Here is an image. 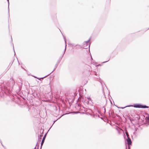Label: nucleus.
Masks as SVG:
<instances>
[{
  "instance_id": "1",
  "label": "nucleus",
  "mask_w": 149,
  "mask_h": 149,
  "mask_svg": "<svg viewBox=\"0 0 149 149\" xmlns=\"http://www.w3.org/2000/svg\"><path fill=\"white\" fill-rule=\"evenodd\" d=\"M15 84V82L13 78H11L5 85L4 84V89L10 92L12 91L13 87Z\"/></svg>"
},
{
  "instance_id": "2",
  "label": "nucleus",
  "mask_w": 149,
  "mask_h": 149,
  "mask_svg": "<svg viewBox=\"0 0 149 149\" xmlns=\"http://www.w3.org/2000/svg\"><path fill=\"white\" fill-rule=\"evenodd\" d=\"M64 41H65V49L64 50V53L61 56H60L59 58V59H58V61H57L56 64L55 65V68H54V70L51 72V73H52L56 69V68L58 66V64L60 62V61H61V60L62 59L63 57V55H64V53L65 52L67 44H66V39H65V37H64Z\"/></svg>"
},
{
  "instance_id": "3",
  "label": "nucleus",
  "mask_w": 149,
  "mask_h": 149,
  "mask_svg": "<svg viewBox=\"0 0 149 149\" xmlns=\"http://www.w3.org/2000/svg\"><path fill=\"white\" fill-rule=\"evenodd\" d=\"M112 122L115 124L112 123H111V122H109H109H107V124H109L112 126H115V127H114V128H115L117 131L118 134H121L122 132H123V130L121 129H120L119 127H118L117 126L115 125V124H116V123H115V122Z\"/></svg>"
},
{
  "instance_id": "4",
  "label": "nucleus",
  "mask_w": 149,
  "mask_h": 149,
  "mask_svg": "<svg viewBox=\"0 0 149 149\" xmlns=\"http://www.w3.org/2000/svg\"><path fill=\"white\" fill-rule=\"evenodd\" d=\"M133 107L138 108H148L149 106L140 103H136L133 104Z\"/></svg>"
},
{
  "instance_id": "5",
  "label": "nucleus",
  "mask_w": 149,
  "mask_h": 149,
  "mask_svg": "<svg viewBox=\"0 0 149 149\" xmlns=\"http://www.w3.org/2000/svg\"><path fill=\"white\" fill-rule=\"evenodd\" d=\"M64 109H61L59 106H55L54 107V110L56 111H57L58 110V111L59 112H64V110H63ZM68 113H63V115H65L66 114H67Z\"/></svg>"
},
{
  "instance_id": "6",
  "label": "nucleus",
  "mask_w": 149,
  "mask_h": 149,
  "mask_svg": "<svg viewBox=\"0 0 149 149\" xmlns=\"http://www.w3.org/2000/svg\"><path fill=\"white\" fill-rule=\"evenodd\" d=\"M126 141L127 142V143L128 145V149H130V146L131 145L132 143L131 139L130 138H128L126 139Z\"/></svg>"
},
{
  "instance_id": "7",
  "label": "nucleus",
  "mask_w": 149,
  "mask_h": 149,
  "mask_svg": "<svg viewBox=\"0 0 149 149\" xmlns=\"http://www.w3.org/2000/svg\"><path fill=\"white\" fill-rule=\"evenodd\" d=\"M88 98H86L84 100V99H83L82 100V102L83 103H84L85 105L86 104H88L89 102V100L88 99Z\"/></svg>"
},
{
  "instance_id": "8",
  "label": "nucleus",
  "mask_w": 149,
  "mask_h": 149,
  "mask_svg": "<svg viewBox=\"0 0 149 149\" xmlns=\"http://www.w3.org/2000/svg\"><path fill=\"white\" fill-rule=\"evenodd\" d=\"M46 134H46L42 138V141L41 143V147L42 146V145H43V144L44 142V141H45V138H46Z\"/></svg>"
},
{
  "instance_id": "9",
  "label": "nucleus",
  "mask_w": 149,
  "mask_h": 149,
  "mask_svg": "<svg viewBox=\"0 0 149 149\" xmlns=\"http://www.w3.org/2000/svg\"><path fill=\"white\" fill-rule=\"evenodd\" d=\"M90 43L89 44H86H86L85 45H83V48L85 49H87L88 47L89 48L90 47Z\"/></svg>"
},
{
  "instance_id": "10",
  "label": "nucleus",
  "mask_w": 149,
  "mask_h": 149,
  "mask_svg": "<svg viewBox=\"0 0 149 149\" xmlns=\"http://www.w3.org/2000/svg\"><path fill=\"white\" fill-rule=\"evenodd\" d=\"M91 40V38H90L87 41H85L83 43V45H85L86 44H86H89L90 43H89V42Z\"/></svg>"
},
{
  "instance_id": "11",
  "label": "nucleus",
  "mask_w": 149,
  "mask_h": 149,
  "mask_svg": "<svg viewBox=\"0 0 149 149\" xmlns=\"http://www.w3.org/2000/svg\"><path fill=\"white\" fill-rule=\"evenodd\" d=\"M143 123V124H144V125L147 126L148 125H149V122H146V123H144V122H141Z\"/></svg>"
},
{
  "instance_id": "12",
  "label": "nucleus",
  "mask_w": 149,
  "mask_h": 149,
  "mask_svg": "<svg viewBox=\"0 0 149 149\" xmlns=\"http://www.w3.org/2000/svg\"><path fill=\"white\" fill-rule=\"evenodd\" d=\"M23 102V100H22L20 99H18L17 100V102L19 104H21Z\"/></svg>"
},
{
  "instance_id": "13",
  "label": "nucleus",
  "mask_w": 149,
  "mask_h": 149,
  "mask_svg": "<svg viewBox=\"0 0 149 149\" xmlns=\"http://www.w3.org/2000/svg\"><path fill=\"white\" fill-rule=\"evenodd\" d=\"M51 73V72L50 73H49V74H48L47 75H46V76H45V77H41V78H38V79L39 80L41 81H42V80L44 78H45V77H46L47 76H48V75H49Z\"/></svg>"
},
{
  "instance_id": "14",
  "label": "nucleus",
  "mask_w": 149,
  "mask_h": 149,
  "mask_svg": "<svg viewBox=\"0 0 149 149\" xmlns=\"http://www.w3.org/2000/svg\"><path fill=\"white\" fill-rule=\"evenodd\" d=\"M7 1L8 3V16L9 17V0H7Z\"/></svg>"
},
{
  "instance_id": "15",
  "label": "nucleus",
  "mask_w": 149,
  "mask_h": 149,
  "mask_svg": "<svg viewBox=\"0 0 149 149\" xmlns=\"http://www.w3.org/2000/svg\"><path fill=\"white\" fill-rule=\"evenodd\" d=\"M43 131L44 130L43 129H42V128H41V129L40 130V133H42V134Z\"/></svg>"
},
{
  "instance_id": "16",
  "label": "nucleus",
  "mask_w": 149,
  "mask_h": 149,
  "mask_svg": "<svg viewBox=\"0 0 149 149\" xmlns=\"http://www.w3.org/2000/svg\"><path fill=\"white\" fill-rule=\"evenodd\" d=\"M125 134H126L127 138H129L130 137L128 133L127 132H125Z\"/></svg>"
},
{
  "instance_id": "17",
  "label": "nucleus",
  "mask_w": 149,
  "mask_h": 149,
  "mask_svg": "<svg viewBox=\"0 0 149 149\" xmlns=\"http://www.w3.org/2000/svg\"><path fill=\"white\" fill-rule=\"evenodd\" d=\"M133 107V105H127L125 107V108L127 107Z\"/></svg>"
},
{
  "instance_id": "18",
  "label": "nucleus",
  "mask_w": 149,
  "mask_h": 149,
  "mask_svg": "<svg viewBox=\"0 0 149 149\" xmlns=\"http://www.w3.org/2000/svg\"><path fill=\"white\" fill-rule=\"evenodd\" d=\"M116 106V107H117L118 108L120 109H124V108H125V107H118L117 106Z\"/></svg>"
},
{
  "instance_id": "19",
  "label": "nucleus",
  "mask_w": 149,
  "mask_h": 149,
  "mask_svg": "<svg viewBox=\"0 0 149 149\" xmlns=\"http://www.w3.org/2000/svg\"><path fill=\"white\" fill-rule=\"evenodd\" d=\"M90 115L91 116H93V117H95V115L94 114H90Z\"/></svg>"
},
{
  "instance_id": "20",
  "label": "nucleus",
  "mask_w": 149,
  "mask_h": 149,
  "mask_svg": "<svg viewBox=\"0 0 149 149\" xmlns=\"http://www.w3.org/2000/svg\"><path fill=\"white\" fill-rule=\"evenodd\" d=\"M110 59H109L108 61H104V62H103L102 63H105L106 62H107Z\"/></svg>"
},
{
  "instance_id": "21",
  "label": "nucleus",
  "mask_w": 149,
  "mask_h": 149,
  "mask_svg": "<svg viewBox=\"0 0 149 149\" xmlns=\"http://www.w3.org/2000/svg\"><path fill=\"white\" fill-rule=\"evenodd\" d=\"M104 106H104L103 107V108H104V113H105L106 112V109L104 107Z\"/></svg>"
},
{
  "instance_id": "22",
  "label": "nucleus",
  "mask_w": 149,
  "mask_h": 149,
  "mask_svg": "<svg viewBox=\"0 0 149 149\" xmlns=\"http://www.w3.org/2000/svg\"><path fill=\"white\" fill-rule=\"evenodd\" d=\"M89 101H90L91 102H92V100L90 98V97H89Z\"/></svg>"
},
{
  "instance_id": "23",
  "label": "nucleus",
  "mask_w": 149,
  "mask_h": 149,
  "mask_svg": "<svg viewBox=\"0 0 149 149\" xmlns=\"http://www.w3.org/2000/svg\"><path fill=\"white\" fill-rule=\"evenodd\" d=\"M147 115L148 116V119L149 120V114L148 113Z\"/></svg>"
},
{
  "instance_id": "24",
  "label": "nucleus",
  "mask_w": 149,
  "mask_h": 149,
  "mask_svg": "<svg viewBox=\"0 0 149 149\" xmlns=\"http://www.w3.org/2000/svg\"><path fill=\"white\" fill-rule=\"evenodd\" d=\"M13 48L14 51V53H15V54H14V55H15H15H16V54H15V50H14V46H13Z\"/></svg>"
},
{
  "instance_id": "25",
  "label": "nucleus",
  "mask_w": 149,
  "mask_h": 149,
  "mask_svg": "<svg viewBox=\"0 0 149 149\" xmlns=\"http://www.w3.org/2000/svg\"><path fill=\"white\" fill-rule=\"evenodd\" d=\"M55 122V121H54V123H53V124H52V126L51 127H50V128L49 129H50L51 128V127H52V126L54 124V123Z\"/></svg>"
},
{
  "instance_id": "26",
  "label": "nucleus",
  "mask_w": 149,
  "mask_h": 149,
  "mask_svg": "<svg viewBox=\"0 0 149 149\" xmlns=\"http://www.w3.org/2000/svg\"><path fill=\"white\" fill-rule=\"evenodd\" d=\"M62 35H63V34H62ZM63 35V38H64V37H65V38H66L65 36H64Z\"/></svg>"
},
{
  "instance_id": "27",
  "label": "nucleus",
  "mask_w": 149,
  "mask_h": 149,
  "mask_svg": "<svg viewBox=\"0 0 149 149\" xmlns=\"http://www.w3.org/2000/svg\"><path fill=\"white\" fill-rule=\"evenodd\" d=\"M97 65V66H100L101 65H100V64H99Z\"/></svg>"
},
{
  "instance_id": "28",
  "label": "nucleus",
  "mask_w": 149,
  "mask_h": 149,
  "mask_svg": "<svg viewBox=\"0 0 149 149\" xmlns=\"http://www.w3.org/2000/svg\"><path fill=\"white\" fill-rule=\"evenodd\" d=\"M78 106H80V105L79 104H78Z\"/></svg>"
},
{
  "instance_id": "29",
  "label": "nucleus",
  "mask_w": 149,
  "mask_h": 149,
  "mask_svg": "<svg viewBox=\"0 0 149 149\" xmlns=\"http://www.w3.org/2000/svg\"><path fill=\"white\" fill-rule=\"evenodd\" d=\"M97 112H98L99 113H100V112L98 110Z\"/></svg>"
},
{
  "instance_id": "30",
  "label": "nucleus",
  "mask_w": 149,
  "mask_h": 149,
  "mask_svg": "<svg viewBox=\"0 0 149 149\" xmlns=\"http://www.w3.org/2000/svg\"><path fill=\"white\" fill-rule=\"evenodd\" d=\"M89 97H87V98H88V100H89Z\"/></svg>"
},
{
  "instance_id": "31",
  "label": "nucleus",
  "mask_w": 149,
  "mask_h": 149,
  "mask_svg": "<svg viewBox=\"0 0 149 149\" xmlns=\"http://www.w3.org/2000/svg\"><path fill=\"white\" fill-rule=\"evenodd\" d=\"M35 78H38L36 76H34Z\"/></svg>"
},
{
  "instance_id": "32",
  "label": "nucleus",
  "mask_w": 149,
  "mask_h": 149,
  "mask_svg": "<svg viewBox=\"0 0 149 149\" xmlns=\"http://www.w3.org/2000/svg\"><path fill=\"white\" fill-rule=\"evenodd\" d=\"M11 37H12V36H11ZM11 40H12V38H11Z\"/></svg>"
},
{
  "instance_id": "33",
  "label": "nucleus",
  "mask_w": 149,
  "mask_h": 149,
  "mask_svg": "<svg viewBox=\"0 0 149 149\" xmlns=\"http://www.w3.org/2000/svg\"><path fill=\"white\" fill-rule=\"evenodd\" d=\"M57 120H54V121H56Z\"/></svg>"
},
{
  "instance_id": "34",
  "label": "nucleus",
  "mask_w": 149,
  "mask_h": 149,
  "mask_svg": "<svg viewBox=\"0 0 149 149\" xmlns=\"http://www.w3.org/2000/svg\"><path fill=\"white\" fill-rule=\"evenodd\" d=\"M40 137H41L42 136V135H40Z\"/></svg>"
},
{
  "instance_id": "35",
  "label": "nucleus",
  "mask_w": 149,
  "mask_h": 149,
  "mask_svg": "<svg viewBox=\"0 0 149 149\" xmlns=\"http://www.w3.org/2000/svg\"><path fill=\"white\" fill-rule=\"evenodd\" d=\"M110 102H111V104H112V103L111 102V101H110Z\"/></svg>"
},
{
  "instance_id": "36",
  "label": "nucleus",
  "mask_w": 149,
  "mask_h": 149,
  "mask_svg": "<svg viewBox=\"0 0 149 149\" xmlns=\"http://www.w3.org/2000/svg\"><path fill=\"white\" fill-rule=\"evenodd\" d=\"M1 144H2V145L3 146V144H2V143H1Z\"/></svg>"
},
{
  "instance_id": "37",
  "label": "nucleus",
  "mask_w": 149,
  "mask_h": 149,
  "mask_svg": "<svg viewBox=\"0 0 149 149\" xmlns=\"http://www.w3.org/2000/svg\"><path fill=\"white\" fill-rule=\"evenodd\" d=\"M77 113V112L76 113Z\"/></svg>"
}]
</instances>
